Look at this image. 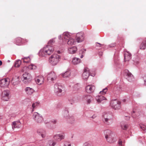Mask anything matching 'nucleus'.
Here are the masks:
<instances>
[{
	"mask_svg": "<svg viewBox=\"0 0 146 146\" xmlns=\"http://www.w3.org/2000/svg\"><path fill=\"white\" fill-rule=\"evenodd\" d=\"M23 81L26 84L29 83L32 80V78L30 74L27 72L24 73L22 76Z\"/></svg>",
	"mask_w": 146,
	"mask_h": 146,
	"instance_id": "0eeeda50",
	"label": "nucleus"
},
{
	"mask_svg": "<svg viewBox=\"0 0 146 146\" xmlns=\"http://www.w3.org/2000/svg\"><path fill=\"white\" fill-rule=\"evenodd\" d=\"M21 63V60H17L15 62L14 66L15 67H19Z\"/></svg>",
	"mask_w": 146,
	"mask_h": 146,
	"instance_id": "2f4dec72",
	"label": "nucleus"
},
{
	"mask_svg": "<svg viewBox=\"0 0 146 146\" xmlns=\"http://www.w3.org/2000/svg\"><path fill=\"white\" fill-rule=\"evenodd\" d=\"M121 102L116 99L112 100L110 103L111 106L115 110L119 109L121 108Z\"/></svg>",
	"mask_w": 146,
	"mask_h": 146,
	"instance_id": "39448f33",
	"label": "nucleus"
},
{
	"mask_svg": "<svg viewBox=\"0 0 146 146\" xmlns=\"http://www.w3.org/2000/svg\"><path fill=\"white\" fill-rule=\"evenodd\" d=\"M10 92L8 90H4L2 93L1 99L5 101H8L9 99Z\"/></svg>",
	"mask_w": 146,
	"mask_h": 146,
	"instance_id": "f8f14e48",
	"label": "nucleus"
},
{
	"mask_svg": "<svg viewBox=\"0 0 146 146\" xmlns=\"http://www.w3.org/2000/svg\"><path fill=\"white\" fill-rule=\"evenodd\" d=\"M14 122H17L16 123V125H15V126L17 128H19L21 126V123H20V121H15Z\"/></svg>",
	"mask_w": 146,
	"mask_h": 146,
	"instance_id": "c03bdc74",
	"label": "nucleus"
},
{
	"mask_svg": "<svg viewBox=\"0 0 146 146\" xmlns=\"http://www.w3.org/2000/svg\"><path fill=\"white\" fill-rule=\"evenodd\" d=\"M126 117H127V119H126L127 120H128L129 119V117L126 116Z\"/></svg>",
	"mask_w": 146,
	"mask_h": 146,
	"instance_id": "680f3d73",
	"label": "nucleus"
},
{
	"mask_svg": "<svg viewBox=\"0 0 146 146\" xmlns=\"http://www.w3.org/2000/svg\"><path fill=\"white\" fill-rule=\"evenodd\" d=\"M47 78L48 80H50L53 81L56 79V77L54 72H51L48 74Z\"/></svg>",
	"mask_w": 146,
	"mask_h": 146,
	"instance_id": "f3484780",
	"label": "nucleus"
},
{
	"mask_svg": "<svg viewBox=\"0 0 146 146\" xmlns=\"http://www.w3.org/2000/svg\"><path fill=\"white\" fill-rule=\"evenodd\" d=\"M57 53L58 54H60L61 53V52L60 51L58 50L57 51Z\"/></svg>",
	"mask_w": 146,
	"mask_h": 146,
	"instance_id": "052dcab7",
	"label": "nucleus"
},
{
	"mask_svg": "<svg viewBox=\"0 0 146 146\" xmlns=\"http://www.w3.org/2000/svg\"><path fill=\"white\" fill-rule=\"evenodd\" d=\"M29 58V56H28V57H24V58H21V59H22L23 60V61L24 62L27 63V62H29V61H26L25 60H26V59L27 60Z\"/></svg>",
	"mask_w": 146,
	"mask_h": 146,
	"instance_id": "49530a36",
	"label": "nucleus"
},
{
	"mask_svg": "<svg viewBox=\"0 0 146 146\" xmlns=\"http://www.w3.org/2000/svg\"><path fill=\"white\" fill-rule=\"evenodd\" d=\"M52 46L49 45L41 49L38 52V55L42 57H47L52 53L53 51Z\"/></svg>",
	"mask_w": 146,
	"mask_h": 146,
	"instance_id": "f257e3e1",
	"label": "nucleus"
},
{
	"mask_svg": "<svg viewBox=\"0 0 146 146\" xmlns=\"http://www.w3.org/2000/svg\"><path fill=\"white\" fill-rule=\"evenodd\" d=\"M77 50L76 47L73 46L68 48V52L70 54H73L75 53Z\"/></svg>",
	"mask_w": 146,
	"mask_h": 146,
	"instance_id": "4be33fe9",
	"label": "nucleus"
},
{
	"mask_svg": "<svg viewBox=\"0 0 146 146\" xmlns=\"http://www.w3.org/2000/svg\"><path fill=\"white\" fill-rule=\"evenodd\" d=\"M25 40L26 42H27L26 40H23L21 37H17L15 39L14 42L17 45H21L24 44L25 43Z\"/></svg>",
	"mask_w": 146,
	"mask_h": 146,
	"instance_id": "dca6fc26",
	"label": "nucleus"
},
{
	"mask_svg": "<svg viewBox=\"0 0 146 146\" xmlns=\"http://www.w3.org/2000/svg\"><path fill=\"white\" fill-rule=\"evenodd\" d=\"M17 122H13L12 123V129H14L15 128H16V126H15V125H17L16 124V123H17Z\"/></svg>",
	"mask_w": 146,
	"mask_h": 146,
	"instance_id": "09e8293b",
	"label": "nucleus"
},
{
	"mask_svg": "<svg viewBox=\"0 0 146 146\" xmlns=\"http://www.w3.org/2000/svg\"><path fill=\"white\" fill-rule=\"evenodd\" d=\"M84 146H92L91 143H88L87 142L85 143L84 144Z\"/></svg>",
	"mask_w": 146,
	"mask_h": 146,
	"instance_id": "5fc2aeb1",
	"label": "nucleus"
},
{
	"mask_svg": "<svg viewBox=\"0 0 146 146\" xmlns=\"http://www.w3.org/2000/svg\"><path fill=\"white\" fill-rule=\"evenodd\" d=\"M55 38H54L50 40L48 42V44H52V43L54 42H55L54 40Z\"/></svg>",
	"mask_w": 146,
	"mask_h": 146,
	"instance_id": "a18cd8bd",
	"label": "nucleus"
},
{
	"mask_svg": "<svg viewBox=\"0 0 146 146\" xmlns=\"http://www.w3.org/2000/svg\"><path fill=\"white\" fill-rule=\"evenodd\" d=\"M61 56L56 54L54 53L49 58V61L50 63L52 66L57 64L60 60Z\"/></svg>",
	"mask_w": 146,
	"mask_h": 146,
	"instance_id": "f03ea898",
	"label": "nucleus"
},
{
	"mask_svg": "<svg viewBox=\"0 0 146 146\" xmlns=\"http://www.w3.org/2000/svg\"><path fill=\"white\" fill-rule=\"evenodd\" d=\"M29 68L31 70H35L36 68V66L33 64H31L29 66Z\"/></svg>",
	"mask_w": 146,
	"mask_h": 146,
	"instance_id": "37998d69",
	"label": "nucleus"
},
{
	"mask_svg": "<svg viewBox=\"0 0 146 146\" xmlns=\"http://www.w3.org/2000/svg\"><path fill=\"white\" fill-rule=\"evenodd\" d=\"M56 144V142L53 140H50L48 141V145L47 146H55Z\"/></svg>",
	"mask_w": 146,
	"mask_h": 146,
	"instance_id": "473e14b6",
	"label": "nucleus"
},
{
	"mask_svg": "<svg viewBox=\"0 0 146 146\" xmlns=\"http://www.w3.org/2000/svg\"><path fill=\"white\" fill-rule=\"evenodd\" d=\"M84 38L83 33H78L76 35V40L78 42H81L84 40Z\"/></svg>",
	"mask_w": 146,
	"mask_h": 146,
	"instance_id": "2eb2a0df",
	"label": "nucleus"
},
{
	"mask_svg": "<svg viewBox=\"0 0 146 146\" xmlns=\"http://www.w3.org/2000/svg\"><path fill=\"white\" fill-rule=\"evenodd\" d=\"M116 45V44L115 43H113L108 45H105V47L106 48H108V47H113L115 46Z\"/></svg>",
	"mask_w": 146,
	"mask_h": 146,
	"instance_id": "ea45409f",
	"label": "nucleus"
},
{
	"mask_svg": "<svg viewBox=\"0 0 146 146\" xmlns=\"http://www.w3.org/2000/svg\"><path fill=\"white\" fill-rule=\"evenodd\" d=\"M80 59L74 57L72 60V63L73 64L76 65L80 62Z\"/></svg>",
	"mask_w": 146,
	"mask_h": 146,
	"instance_id": "bb28decb",
	"label": "nucleus"
},
{
	"mask_svg": "<svg viewBox=\"0 0 146 146\" xmlns=\"http://www.w3.org/2000/svg\"><path fill=\"white\" fill-rule=\"evenodd\" d=\"M37 132L39 135H41L42 137L44 138L46 136V132L45 131L42 129H40L38 130Z\"/></svg>",
	"mask_w": 146,
	"mask_h": 146,
	"instance_id": "393cba45",
	"label": "nucleus"
},
{
	"mask_svg": "<svg viewBox=\"0 0 146 146\" xmlns=\"http://www.w3.org/2000/svg\"><path fill=\"white\" fill-rule=\"evenodd\" d=\"M57 121L56 120H54L51 121V123L54 124H56V123Z\"/></svg>",
	"mask_w": 146,
	"mask_h": 146,
	"instance_id": "4d7b16f0",
	"label": "nucleus"
},
{
	"mask_svg": "<svg viewBox=\"0 0 146 146\" xmlns=\"http://www.w3.org/2000/svg\"><path fill=\"white\" fill-rule=\"evenodd\" d=\"M63 115L64 117L66 119H68L69 117V115L68 111V108L65 107L64 108V111H63Z\"/></svg>",
	"mask_w": 146,
	"mask_h": 146,
	"instance_id": "aec40b11",
	"label": "nucleus"
},
{
	"mask_svg": "<svg viewBox=\"0 0 146 146\" xmlns=\"http://www.w3.org/2000/svg\"><path fill=\"white\" fill-rule=\"evenodd\" d=\"M64 138V136L63 135L60 134L55 135L53 137L54 139L58 141H60Z\"/></svg>",
	"mask_w": 146,
	"mask_h": 146,
	"instance_id": "6ab92c4d",
	"label": "nucleus"
},
{
	"mask_svg": "<svg viewBox=\"0 0 146 146\" xmlns=\"http://www.w3.org/2000/svg\"><path fill=\"white\" fill-rule=\"evenodd\" d=\"M71 72L70 71H66L64 73L61 74V75L63 78H67L69 77L70 75Z\"/></svg>",
	"mask_w": 146,
	"mask_h": 146,
	"instance_id": "cd10ccee",
	"label": "nucleus"
},
{
	"mask_svg": "<svg viewBox=\"0 0 146 146\" xmlns=\"http://www.w3.org/2000/svg\"><path fill=\"white\" fill-rule=\"evenodd\" d=\"M71 34L68 32H64L63 33V37L65 41H67L68 44L71 45L74 44L76 42L74 39L71 38Z\"/></svg>",
	"mask_w": 146,
	"mask_h": 146,
	"instance_id": "7ed1b4c3",
	"label": "nucleus"
},
{
	"mask_svg": "<svg viewBox=\"0 0 146 146\" xmlns=\"http://www.w3.org/2000/svg\"><path fill=\"white\" fill-rule=\"evenodd\" d=\"M95 117H96V116L95 115H94L93 116H92V117H90V118H92L93 119Z\"/></svg>",
	"mask_w": 146,
	"mask_h": 146,
	"instance_id": "bf43d9fd",
	"label": "nucleus"
},
{
	"mask_svg": "<svg viewBox=\"0 0 146 146\" xmlns=\"http://www.w3.org/2000/svg\"><path fill=\"white\" fill-rule=\"evenodd\" d=\"M114 64L116 67L119 68L118 66L120 64L119 60L116 57H115L114 59Z\"/></svg>",
	"mask_w": 146,
	"mask_h": 146,
	"instance_id": "72a5a7b5",
	"label": "nucleus"
},
{
	"mask_svg": "<svg viewBox=\"0 0 146 146\" xmlns=\"http://www.w3.org/2000/svg\"><path fill=\"white\" fill-rule=\"evenodd\" d=\"M10 81V79L8 78L0 80V86L2 88H6L9 84Z\"/></svg>",
	"mask_w": 146,
	"mask_h": 146,
	"instance_id": "ddd939ff",
	"label": "nucleus"
},
{
	"mask_svg": "<svg viewBox=\"0 0 146 146\" xmlns=\"http://www.w3.org/2000/svg\"><path fill=\"white\" fill-rule=\"evenodd\" d=\"M104 133L107 141L110 143H112V132L110 130L107 129L104 130Z\"/></svg>",
	"mask_w": 146,
	"mask_h": 146,
	"instance_id": "1a4fd4ad",
	"label": "nucleus"
},
{
	"mask_svg": "<svg viewBox=\"0 0 146 146\" xmlns=\"http://www.w3.org/2000/svg\"><path fill=\"white\" fill-rule=\"evenodd\" d=\"M95 89V86L92 85H88L85 88V90L86 92L89 93H90L93 92Z\"/></svg>",
	"mask_w": 146,
	"mask_h": 146,
	"instance_id": "a211bd4d",
	"label": "nucleus"
},
{
	"mask_svg": "<svg viewBox=\"0 0 146 146\" xmlns=\"http://www.w3.org/2000/svg\"><path fill=\"white\" fill-rule=\"evenodd\" d=\"M2 64V62L1 60H0V66H1Z\"/></svg>",
	"mask_w": 146,
	"mask_h": 146,
	"instance_id": "e2e57ef3",
	"label": "nucleus"
},
{
	"mask_svg": "<svg viewBox=\"0 0 146 146\" xmlns=\"http://www.w3.org/2000/svg\"><path fill=\"white\" fill-rule=\"evenodd\" d=\"M84 101H85L88 105L90 104L93 100V97L89 95H84L83 97Z\"/></svg>",
	"mask_w": 146,
	"mask_h": 146,
	"instance_id": "4468645a",
	"label": "nucleus"
},
{
	"mask_svg": "<svg viewBox=\"0 0 146 146\" xmlns=\"http://www.w3.org/2000/svg\"><path fill=\"white\" fill-rule=\"evenodd\" d=\"M121 126L122 129L124 130H126L128 127V125L127 123H124L123 124H121Z\"/></svg>",
	"mask_w": 146,
	"mask_h": 146,
	"instance_id": "f704fd0d",
	"label": "nucleus"
},
{
	"mask_svg": "<svg viewBox=\"0 0 146 146\" xmlns=\"http://www.w3.org/2000/svg\"><path fill=\"white\" fill-rule=\"evenodd\" d=\"M131 114L132 116L133 117L135 118L136 117L139 116L140 113H136L135 111H133Z\"/></svg>",
	"mask_w": 146,
	"mask_h": 146,
	"instance_id": "e433bc0d",
	"label": "nucleus"
},
{
	"mask_svg": "<svg viewBox=\"0 0 146 146\" xmlns=\"http://www.w3.org/2000/svg\"><path fill=\"white\" fill-rule=\"evenodd\" d=\"M107 88L106 87L103 89L102 91H100L99 93L103 95L105 94L107 91Z\"/></svg>",
	"mask_w": 146,
	"mask_h": 146,
	"instance_id": "79ce46f5",
	"label": "nucleus"
},
{
	"mask_svg": "<svg viewBox=\"0 0 146 146\" xmlns=\"http://www.w3.org/2000/svg\"><path fill=\"white\" fill-rule=\"evenodd\" d=\"M119 88L121 90L126 91H128L129 89L131 88L129 86L125 84H123L120 85Z\"/></svg>",
	"mask_w": 146,
	"mask_h": 146,
	"instance_id": "5701e85b",
	"label": "nucleus"
},
{
	"mask_svg": "<svg viewBox=\"0 0 146 146\" xmlns=\"http://www.w3.org/2000/svg\"><path fill=\"white\" fill-rule=\"evenodd\" d=\"M140 137V138H141V139L143 138V137Z\"/></svg>",
	"mask_w": 146,
	"mask_h": 146,
	"instance_id": "338daca9",
	"label": "nucleus"
},
{
	"mask_svg": "<svg viewBox=\"0 0 146 146\" xmlns=\"http://www.w3.org/2000/svg\"><path fill=\"white\" fill-rule=\"evenodd\" d=\"M64 146H71V144L68 142L65 141L64 142Z\"/></svg>",
	"mask_w": 146,
	"mask_h": 146,
	"instance_id": "de8ad7c7",
	"label": "nucleus"
},
{
	"mask_svg": "<svg viewBox=\"0 0 146 146\" xmlns=\"http://www.w3.org/2000/svg\"><path fill=\"white\" fill-rule=\"evenodd\" d=\"M68 122L71 123H73L74 122V119L73 116H69V117L68 119H66Z\"/></svg>",
	"mask_w": 146,
	"mask_h": 146,
	"instance_id": "c756f323",
	"label": "nucleus"
},
{
	"mask_svg": "<svg viewBox=\"0 0 146 146\" xmlns=\"http://www.w3.org/2000/svg\"><path fill=\"white\" fill-rule=\"evenodd\" d=\"M96 99L97 102L99 103H100L102 100L106 99L105 97L102 95L96 96Z\"/></svg>",
	"mask_w": 146,
	"mask_h": 146,
	"instance_id": "a878e982",
	"label": "nucleus"
},
{
	"mask_svg": "<svg viewBox=\"0 0 146 146\" xmlns=\"http://www.w3.org/2000/svg\"><path fill=\"white\" fill-rule=\"evenodd\" d=\"M39 103L38 102H36L35 103H33L32 105V107L33 108V109L32 110V111L33 112L34 111V109L38 106L39 104Z\"/></svg>",
	"mask_w": 146,
	"mask_h": 146,
	"instance_id": "4c0bfd02",
	"label": "nucleus"
},
{
	"mask_svg": "<svg viewBox=\"0 0 146 146\" xmlns=\"http://www.w3.org/2000/svg\"><path fill=\"white\" fill-rule=\"evenodd\" d=\"M126 100L125 99H124L123 100V102H125V101H126Z\"/></svg>",
	"mask_w": 146,
	"mask_h": 146,
	"instance_id": "0e129e2a",
	"label": "nucleus"
},
{
	"mask_svg": "<svg viewBox=\"0 0 146 146\" xmlns=\"http://www.w3.org/2000/svg\"><path fill=\"white\" fill-rule=\"evenodd\" d=\"M96 43H97L98 44V45H97L96 46L98 47H101L102 45H104V44H102L100 43H98V42H96Z\"/></svg>",
	"mask_w": 146,
	"mask_h": 146,
	"instance_id": "6e6d98bb",
	"label": "nucleus"
},
{
	"mask_svg": "<svg viewBox=\"0 0 146 146\" xmlns=\"http://www.w3.org/2000/svg\"><path fill=\"white\" fill-rule=\"evenodd\" d=\"M25 91L26 93L28 95H31L34 92V90L32 88L29 87L26 88Z\"/></svg>",
	"mask_w": 146,
	"mask_h": 146,
	"instance_id": "b1692460",
	"label": "nucleus"
},
{
	"mask_svg": "<svg viewBox=\"0 0 146 146\" xmlns=\"http://www.w3.org/2000/svg\"><path fill=\"white\" fill-rule=\"evenodd\" d=\"M139 141H141V140H139Z\"/></svg>",
	"mask_w": 146,
	"mask_h": 146,
	"instance_id": "774afa93",
	"label": "nucleus"
},
{
	"mask_svg": "<svg viewBox=\"0 0 146 146\" xmlns=\"http://www.w3.org/2000/svg\"><path fill=\"white\" fill-rule=\"evenodd\" d=\"M124 76L129 82H132L134 80L133 75L128 70L126 69L124 70Z\"/></svg>",
	"mask_w": 146,
	"mask_h": 146,
	"instance_id": "6e6552de",
	"label": "nucleus"
},
{
	"mask_svg": "<svg viewBox=\"0 0 146 146\" xmlns=\"http://www.w3.org/2000/svg\"><path fill=\"white\" fill-rule=\"evenodd\" d=\"M95 72H94L93 73H91L90 70H89L88 68H85L84 69V72L82 74V76L84 79H87L89 76H95Z\"/></svg>",
	"mask_w": 146,
	"mask_h": 146,
	"instance_id": "9d476101",
	"label": "nucleus"
},
{
	"mask_svg": "<svg viewBox=\"0 0 146 146\" xmlns=\"http://www.w3.org/2000/svg\"><path fill=\"white\" fill-rule=\"evenodd\" d=\"M63 89L64 87L61 83H57L54 85V92L58 96H60V93L62 92V89Z\"/></svg>",
	"mask_w": 146,
	"mask_h": 146,
	"instance_id": "423d86ee",
	"label": "nucleus"
},
{
	"mask_svg": "<svg viewBox=\"0 0 146 146\" xmlns=\"http://www.w3.org/2000/svg\"><path fill=\"white\" fill-rule=\"evenodd\" d=\"M35 81L36 82V83L38 84V85H40L41 84V83H40V80L39 79L37 78L35 80Z\"/></svg>",
	"mask_w": 146,
	"mask_h": 146,
	"instance_id": "603ef678",
	"label": "nucleus"
},
{
	"mask_svg": "<svg viewBox=\"0 0 146 146\" xmlns=\"http://www.w3.org/2000/svg\"><path fill=\"white\" fill-rule=\"evenodd\" d=\"M140 128L143 131V133H145L146 132V126L143 124H141L140 125Z\"/></svg>",
	"mask_w": 146,
	"mask_h": 146,
	"instance_id": "c9c22d12",
	"label": "nucleus"
},
{
	"mask_svg": "<svg viewBox=\"0 0 146 146\" xmlns=\"http://www.w3.org/2000/svg\"><path fill=\"white\" fill-rule=\"evenodd\" d=\"M142 78L144 81V84L146 85V74H145L143 77Z\"/></svg>",
	"mask_w": 146,
	"mask_h": 146,
	"instance_id": "3c124183",
	"label": "nucleus"
},
{
	"mask_svg": "<svg viewBox=\"0 0 146 146\" xmlns=\"http://www.w3.org/2000/svg\"><path fill=\"white\" fill-rule=\"evenodd\" d=\"M73 103H74V102H71L70 103V104H73Z\"/></svg>",
	"mask_w": 146,
	"mask_h": 146,
	"instance_id": "69168bd1",
	"label": "nucleus"
},
{
	"mask_svg": "<svg viewBox=\"0 0 146 146\" xmlns=\"http://www.w3.org/2000/svg\"><path fill=\"white\" fill-rule=\"evenodd\" d=\"M104 118V123L107 125H109L112 122L113 115L111 112H108L103 115Z\"/></svg>",
	"mask_w": 146,
	"mask_h": 146,
	"instance_id": "20e7f679",
	"label": "nucleus"
},
{
	"mask_svg": "<svg viewBox=\"0 0 146 146\" xmlns=\"http://www.w3.org/2000/svg\"><path fill=\"white\" fill-rule=\"evenodd\" d=\"M118 143L119 146H123L122 145V141L121 140V139H119Z\"/></svg>",
	"mask_w": 146,
	"mask_h": 146,
	"instance_id": "8fccbe9b",
	"label": "nucleus"
},
{
	"mask_svg": "<svg viewBox=\"0 0 146 146\" xmlns=\"http://www.w3.org/2000/svg\"><path fill=\"white\" fill-rule=\"evenodd\" d=\"M139 59L137 57H136V59H134L133 61L134 62V64L136 65L138 64L139 63Z\"/></svg>",
	"mask_w": 146,
	"mask_h": 146,
	"instance_id": "a19ab883",
	"label": "nucleus"
},
{
	"mask_svg": "<svg viewBox=\"0 0 146 146\" xmlns=\"http://www.w3.org/2000/svg\"><path fill=\"white\" fill-rule=\"evenodd\" d=\"M124 59L125 61H129L131 58V54L129 52H126L124 54Z\"/></svg>",
	"mask_w": 146,
	"mask_h": 146,
	"instance_id": "412c9836",
	"label": "nucleus"
},
{
	"mask_svg": "<svg viewBox=\"0 0 146 146\" xmlns=\"http://www.w3.org/2000/svg\"><path fill=\"white\" fill-rule=\"evenodd\" d=\"M86 50V49H81L79 51L80 54H81L82 55L80 56L81 58H82L84 56V54Z\"/></svg>",
	"mask_w": 146,
	"mask_h": 146,
	"instance_id": "58836bf2",
	"label": "nucleus"
},
{
	"mask_svg": "<svg viewBox=\"0 0 146 146\" xmlns=\"http://www.w3.org/2000/svg\"><path fill=\"white\" fill-rule=\"evenodd\" d=\"M33 117L35 121L37 123H41L43 121L42 116L37 112H35L33 113Z\"/></svg>",
	"mask_w": 146,
	"mask_h": 146,
	"instance_id": "9b49d317",
	"label": "nucleus"
},
{
	"mask_svg": "<svg viewBox=\"0 0 146 146\" xmlns=\"http://www.w3.org/2000/svg\"><path fill=\"white\" fill-rule=\"evenodd\" d=\"M99 56L100 57L102 56L103 55V53L102 52H99Z\"/></svg>",
	"mask_w": 146,
	"mask_h": 146,
	"instance_id": "13d9d810",
	"label": "nucleus"
},
{
	"mask_svg": "<svg viewBox=\"0 0 146 146\" xmlns=\"http://www.w3.org/2000/svg\"><path fill=\"white\" fill-rule=\"evenodd\" d=\"M18 81V78H17L16 79L14 78H13L11 80V83L14 85H17L19 83Z\"/></svg>",
	"mask_w": 146,
	"mask_h": 146,
	"instance_id": "7c9ffc66",
	"label": "nucleus"
},
{
	"mask_svg": "<svg viewBox=\"0 0 146 146\" xmlns=\"http://www.w3.org/2000/svg\"><path fill=\"white\" fill-rule=\"evenodd\" d=\"M146 48V40L143 41L140 46V48L141 49L145 50Z\"/></svg>",
	"mask_w": 146,
	"mask_h": 146,
	"instance_id": "c85d7f7f",
	"label": "nucleus"
},
{
	"mask_svg": "<svg viewBox=\"0 0 146 146\" xmlns=\"http://www.w3.org/2000/svg\"><path fill=\"white\" fill-rule=\"evenodd\" d=\"M63 34L62 35H60L58 36V38L60 40L62 39L63 40H65L64 38L63 37Z\"/></svg>",
	"mask_w": 146,
	"mask_h": 146,
	"instance_id": "864d4df0",
	"label": "nucleus"
}]
</instances>
